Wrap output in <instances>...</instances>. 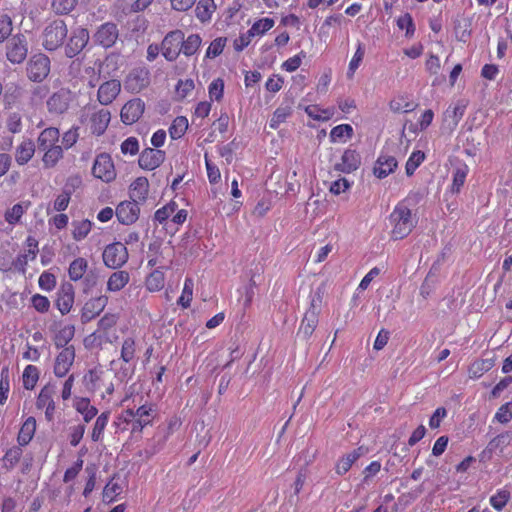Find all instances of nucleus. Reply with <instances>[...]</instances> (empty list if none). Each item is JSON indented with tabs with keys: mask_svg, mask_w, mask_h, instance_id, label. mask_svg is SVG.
Wrapping results in <instances>:
<instances>
[{
	"mask_svg": "<svg viewBox=\"0 0 512 512\" xmlns=\"http://www.w3.org/2000/svg\"><path fill=\"white\" fill-rule=\"evenodd\" d=\"M418 219L405 201L399 202L390 214L391 237L400 240L407 237L416 227Z\"/></svg>",
	"mask_w": 512,
	"mask_h": 512,
	"instance_id": "nucleus-1",
	"label": "nucleus"
},
{
	"mask_svg": "<svg viewBox=\"0 0 512 512\" xmlns=\"http://www.w3.org/2000/svg\"><path fill=\"white\" fill-rule=\"evenodd\" d=\"M110 119L111 115L108 110L96 109L91 106L84 107L79 116L80 122L87 125L91 133L97 136L102 135L106 131Z\"/></svg>",
	"mask_w": 512,
	"mask_h": 512,
	"instance_id": "nucleus-2",
	"label": "nucleus"
},
{
	"mask_svg": "<svg viewBox=\"0 0 512 512\" xmlns=\"http://www.w3.org/2000/svg\"><path fill=\"white\" fill-rule=\"evenodd\" d=\"M67 34L66 23L61 19L53 20L44 28L42 45L48 51H55L63 45Z\"/></svg>",
	"mask_w": 512,
	"mask_h": 512,
	"instance_id": "nucleus-3",
	"label": "nucleus"
},
{
	"mask_svg": "<svg viewBox=\"0 0 512 512\" xmlns=\"http://www.w3.org/2000/svg\"><path fill=\"white\" fill-rule=\"evenodd\" d=\"M50 72V59L43 53L33 55L27 63V76L33 82H42Z\"/></svg>",
	"mask_w": 512,
	"mask_h": 512,
	"instance_id": "nucleus-4",
	"label": "nucleus"
},
{
	"mask_svg": "<svg viewBox=\"0 0 512 512\" xmlns=\"http://www.w3.org/2000/svg\"><path fill=\"white\" fill-rule=\"evenodd\" d=\"M92 174L95 178L105 183H110L116 178V169L111 156L101 153L96 156L92 167Z\"/></svg>",
	"mask_w": 512,
	"mask_h": 512,
	"instance_id": "nucleus-5",
	"label": "nucleus"
},
{
	"mask_svg": "<svg viewBox=\"0 0 512 512\" xmlns=\"http://www.w3.org/2000/svg\"><path fill=\"white\" fill-rule=\"evenodd\" d=\"M104 264L112 269L122 267L128 260V251L121 242H114L105 247L103 254Z\"/></svg>",
	"mask_w": 512,
	"mask_h": 512,
	"instance_id": "nucleus-6",
	"label": "nucleus"
},
{
	"mask_svg": "<svg viewBox=\"0 0 512 512\" xmlns=\"http://www.w3.org/2000/svg\"><path fill=\"white\" fill-rule=\"evenodd\" d=\"M184 33L180 30H174L168 33L162 41V55L168 61H174L181 52V43L183 42Z\"/></svg>",
	"mask_w": 512,
	"mask_h": 512,
	"instance_id": "nucleus-7",
	"label": "nucleus"
},
{
	"mask_svg": "<svg viewBox=\"0 0 512 512\" xmlns=\"http://www.w3.org/2000/svg\"><path fill=\"white\" fill-rule=\"evenodd\" d=\"M89 38V32L86 28H75L72 31L71 36L65 46L66 56L73 58L74 56L78 55L87 45Z\"/></svg>",
	"mask_w": 512,
	"mask_h": 512,
	"instance_id": "nucleus-8",
	"label": "nucleus"
},
{
	"mask_svg": "<svg viewBox=\"0 0 512 512\" xmlns=\"http://www.w3.org/2000/svg\"><path fill=\"white\" fill-rule=\"evenodd\" d=\"M28 53V47L24 36L16 35L7 44L6 56L13 64L22 63Z\"/></svg>",
	"mask_w": 512,
	"mask_h": 512,
	"instance_id": "nucleus-9",
	"label": "nucleus"
},
{
	"mask_svg": "<svg viewBox=\"0 0 512 512\" xmlns=\"http://www.w3.org/2000/svg\"><path fill=\"white\" fill-rule=\"evenodd\" d=\"M149 71L144 68L132 70L125 80V88L133 93H139L149 85Z\"/></svg>",
	"mask_w": 512,
	"mask_h": 512,
	"instance_id": "nucleus-10",
	"label": "nucleus"
},
{
	"mask_svg": "<svg viewBox=\"0 0 512 512\" xmlns=\"http://www.w3.org/2000/svg\"><path fill=\"white\" fill-rule=\"evenodd\" d=\"M75 360V349L73 346L63 348L55 359L54 374L57 377H64L69 372Z\"/></svg>",
	"mask_w": 512,
	"mask_h": 512,
	"instance_id": "nucleus-11",
	"label": "nucleus"
},
{
	"mask_svg": "<svg viewBox=\"0 0 512 512\" xmlns=\"http://www.w3.org/2000/svg\"><path fill=\"white\" fill-rule=\"evenodd\" d=\"M108 297L100 295L89 299L83 306L81 311L82 322H89L97 317L107 306Z\"/></svg>",
	"mask_w": 512,
	"mask_h": 512,
	"instance_id": "nucleus-12",
	"label": "nucleus"
},
{
	"mask_svg": "<svg viewBox=\"0 0 512 512\" xmlns=\"http://www.w3.org/2000/svg\"><path fill=\"white\" fill-rule=\"evenodd\" d=\"M118 35L117 26L114 23L108 22L98 28L94 34V41L104 48H110L115 44Z\"/></svg>",
	"mask_w": 512,
	"mask_h": 512,
	"instance_id": "nucleus-13",
	"label": "nucleus"
},
{
	"mask_svg": "<svg viewBox=\"0 0 512 512\" xmlns=\"http://www.w3.org/2000/svg\"><path fill=\"white\" fill-rule=\"evenodd\" d=\"M139 206L134 201L121 202L115 211L118 221L124 225L133 224L139 217Z\"/></svg>",
	"mask_w": 512,
	"mask_h": 512,
	"instance_id": "nucleus-14",
	"label": "nucleus"
},
{
	"mask_svg": "<svg viewBox=\"0 0 512 512\" xmlns=\"http://www.w3.org/2000/svg\"><path fill=\"white\" fill-rule=\"evenodd\" d=\"M144 102L141 99H132L128 101L121 109V120L130 125L139 120L144 112Z\"/></svg>",
	"mask_w": 512,
	"mask_h": 512,
	"instance_id": "nucleus-15",
	"label": "nucleus"
},
{
	"mask_svg": "<svg viewBox=\"0 0 512 512\" xmlns=\"http://www.w3.org/2000/svg\"><path fill=\"white\" fill-rule=\"evenodd\" d=\"M165 159V152L159 149L147 148L140 154L139 165L145 170L152 171L159 167Z\"/></svg>",
	"mask_w": 512,
	"mask_h": 512,
	"instance_id": "nucleus-16",
	"label": "nucleus"
},
{
	"mask_svg": "<svg viewBox=\"0 0 512 512\" xmlns=\"http://www.w3.org/2000/svg\"><path fill=\"white\" fill-rule=\"evenodd\" d=\"M54 389L51 386H44L37 397L36 406L45 410V417L48 421L53 420L55 413V402L53 400Z\"/></svg>",
	"mask_w": 512,
	"mask_h": 512,
	"instance_id": "nucleus-17",
	"label": "nucleus"
},
{
	"mask_svg": "<svg viewBox=\"0 0 512 512\" xmlns=\"http://www.w3.org/2000/svg\"><path fill=\"white\" fill-rule=\"evenodd\" d=\"M74 288L72 284L65 283L62 284L56 299V307L60 311L62 315L68 314L74 304Z\"/></svg>",
	"mask_w": 512,
	"mask_h": 512,
	"instance_id": "nucleus-18",
	"label": "nucleus"
},
{
	"mask_svg": "<svg viewBox=\"0 0 512 512\" xmlns=\"http://www.w3.org/2000/svg\"><path fill=\"white\" fill-rule=\"evenodd\" d=\"M397 165L398 162L394 156L382 153L375 163L374 175L379 179H383L394 172Z\"/></svg>",
	"mask_w": 512,
	"mask_h": 512,
	"instance_id": "nucleus-19",
	"label": "nucleus"
},
{
	"mask_svg": "<svg viewBox=\"0 0 512 512\" xmlns=\"http://www.w3.org/2000/svg\"><path fill=\"white\" fill-rule=\"evenodd\" d=\"M121 90V83L118 80H109L100 85L98 89V100L102 105L113 102Z\"/></svg>",
	"mask_w": 512,
	"mask_h": 512,
	"instance_id": "nucleus-20",
	"label": "nucleus"
},
{
	"mask_svg": "<svg viewBox=\"0 0 512 512\" xmlns=\"http://www.w3.org/2000/svg\"><path fill=\"white\" fill-rule=\"evenodd\" d=\"M181 425V421L178 417H172L167 421V426L163 429V435L157 440V445H153L145 450V455L147 457H151L157 452H159L169 436L177 430Z\"/></svg>",
	"mask_w": 512,
	"mask_h": 512,
	"instance_id": "nucleus-21",
	"label": "nucleus"
},
{
	"mask_svg": "<svg viewBox=\"0 0 512 512\" xmlns=\"http://www.w3.org/2000/svg\"><path fill=\"white\" fill-rule=\"evenodd\" d=\"M366 452L367 450L364 447H358L357 449H354L353 451L342 456L335 465L336 473L338 475H344L347 473L352 465Z\"/></svg>",
	"mask_w": 512,
	"mask_h": 512,
	"instance_id": "nucleus-22",
	"label": "nucleus"
},
{
	"mask_svg": "<svg viewBox=\"0 0 512 512\" xmlns=\"http://www.w3.org/2000/svg\"><path fill=\"white\" fill-rule=\"evenodd\" d=\"M133 432H141L144 427L150 425L153 420V409L150 405H142L133 410Z\"/></svg>",
	"mask_w": 512,
	"mask_h": 512,
	"instance_id": "nucleus-23",
	"label": "nucleus"
},
{
	"mask_svg": "<svg viewBox=\"0 0 512 512\" xmlns=\"http://www.w3.org/2000/svg\"><path fill=\"white\" fill-rule=\"evenodd\" d=\"M360 165V156L355 150H345L335 168L344 173L355 171Z\"/></svg>",
	"mask_w": 512,
	"mask_h": 512,
	"instance_id": "nucleus-24",
	"label": "nucleus"
},
{
	"mask_svg": "<svg viewBox=\"0 0 512 512\" xmlns=\"http://www.w3.org/2000/svg\"><path fill=\"white\" fill-rule=\"evenodd\" d=\"M73 407L82 415L83 420L89 423L98 413V409L91 405L90 400L84 397H75Z\"/></svg>",
	"mask_w": 512,
	"mask_h": 512,
	"instance_id": "nucleus-25",
	"label": "nucleus"
},
{
	"mask_svg": "<svg viewBox=\"0 0 512 512\" xmlns=\"http://www.w3.org/2000/svg\"><path fill=\"white\" fill-rule=\"evenodd\" d=\"M69 107V95L64 92L54 93L47 100V108L50 113L63 114Z\"/></svg>",
	"mask_w": 512,
	"mask_h": 512,
	"instance_id": "nucleus-26",
	"label": "nucleus"
},
{
	"mask_svg": "<svg viewBox=\"0 0 512 512\" xmlns=\"http://www.w3.org/2000/svg\"><path fill=\"white\" fill-rule=\"evenodd\" d=\"M60 132L55 127L45 128L38 136V149L43 150L50 147L58 146Z\"/></svg>",
	"mask_w": 512,
	"mask_h": 512,
	"instance_id": "nucleus-27",
	"label": "nucleus"
},
{
	"mask_svg": "<svg viewBox=\"0 0 512 512\" xmlns=\"http://www.w3.org/2000/svg\"><path fill=\"white\" fill-rule=\"evenodd\" d=\"M35 153V144L31 139L23 140L16 148L15 160L18 165L28 163Z\"/></svg>",
	"mask_w": 512,
	"mask_h": 512,
	"instance_id": "nucleus-28",
	"label": "nucleus"
},
{
	"mask_svg": "<svg viewBox=\"0 0 512 512\" xmlns=\"http://www.w3.org/2000/svg\"><path fill=\"white\" fill-rule=\"evenodd\" d=\"M149 189L147 178L138 177L130 185V197L134 202L145 201Z\"/></svg>",
	"mask_w": 512,
	"mask_h": 512,
	"instance_id": "nucleus-29",
	"label": "nucleus"
},
{
	"mask_svg": "<svg viewBox=\"0 0 512 512\" xmlns=\"http://www.w3.org/2000/svg\"><path fill=\"white\" fill-rule=\"evenodd\" d=\"M36 431V419L28 417L22 424L17 436V442L20 446H26L32 440Z\"/></svg>",
	"mask_w": 512,
	"mask_h": 512,
	"instance_id": "nucleus-30",
	"label": "nucleus"
},
{
	"mask_svg": "<svg viewBox=\"0 0 512 512\" xmlns=\"http://www.w3.org/2000/svg\"><path fill=\"white\" fill-rule=\"evenodd\" d=\"M353 135L354 130L350 124H340L331 129L329 138L331 143H346Z\"/></svg>",
	"mask_w": 512,
	"mask_h": 512,
	"instance_id": "nucleus-31",
	"label": "nucleus"
},
{
	"mask_svg": "<svg viewBox=\"0 0 512 512\" xmlns=\"http://www.w3.org/2000/svg\"><path fill=\"white\" fill-rule=\"evenodd\" d=\"M75 327L72 324L60 325L54 335V343L56 347H68V343L73 339Z\"/></svg>",
	"mask_w": 512,
	"mask_h": 512,
	"instance_id": "nucleus-32",
	"label": "nucleus"
},
{
	"mask_svg": "<svg viewBox=\"0 0 512 512\" xmlns=\"http://www.w3.org/2000/svg\"><path fill=\"white\" fill-rule=\"evenodd\" d=\"M306 114L313 120L326 122L333 118L335 110L333 107L322 108L319 105H308L305 107Z\"/></svg>",
	"mask_w": 512,
	"mask_h": 512,
	"instance_id": "nucleus-33",
	"label": "nucleus"
},
{
	"mask_svg": "<svg viewBox=\"0 0 512 512\" xmlns=\"http://www.w3.org/2000/svg\"><path fill=\"white\" fill-rule=\"evenodd\" d=\"M130 280L129 273L124 270L113 272L107 281V290L110 292H118L122 290Z\"/></svg>",
	"mask_w": 512,
	"mask_h": 512,
	"instance_id": "nucleus-34",
	"label": "nucleus"
},
{
	"mask_svg": "<svg viewBox=\"0 0 512 512\" xmlns=\"http://www.w3.org/2000/svg\"><path fill=\"white\" fill-rule=\"evenodd\" d=\"M104 374L105 373L101 368L90 369L84 375L83 379L86 388L91 392H95L96 390L100 389L104 380Z\"/></svg>",
	"mask_w": 512,
	"mask_h": 512,
	"instance_id": "nucleus-35",
	"label": "nucleus"
},
{
	"mask_svg": "<svg viewBox=\"0 0 512 512\" xmlns=\"http://www.w3.org/2000/svg\"><path fill=\"white\" fill-rule=\"evenodd\" d=\"M30 206L29 202H22L13 205L5 212V220L9 225L15 226L21 222V218Z\"/></svg>",
	"mask_w": 512,
	"mask_h": 512,
	"instance_id": "nucleus-36",
	"label": "nucleus"
},
{
	"mask_svg": "<svg viewBox=\"0 0 512 512\" xmlns=\"http://www.w3.org/2000/svg\"><path fill=\"white\" fill-rule=\"evenodd\" d=\"M468 166L460 165L453 171L452 183L449 187L448 192L451 194H458L465 184L466 177L468 175Z\"/></svg>",
	"mask_w": 512,
	"mask_h": 512,
	"instance_id": "nucleus-37",
	"label": "nucleus"
},
{
	"mask_svg": "<svg viewBox=\"0 0 512 512\" xmlns=\"http://www.w3.org/2000/svg\"><path fill=\"white\" fill-rule=\"evenodd\" d=\"M165 285L164 272L157 268L153 270L145 279V287L149 292H158Z\"/></svg>",
	"mask_w": 512,
	"mask_h": 512,
	"instance_id": "nucleus-38",
	"label": "nucleus"
},
{
	"mask_svg": "<svg viewBox=\"0 0 512 512\" xmlns=\"http://www.w3.org/2000/svg\"><path fill=\"white\" fill-rule=\"evenodd\" d=\"M319 314L306 311L299 327V333L305 338H309L318 324Z\"/></svg>",
	"mask_w": 512,
	"mask_h": 512,
	"instance_id": "nucleus-39",
	"label": "nucleus"
},
{
	"mask_svg": "<svg viewBox=\"0 0 512 512\" xmlns=\"http://www.w3.org/2000/svg\"><path fill=\"white\" fill-rule=\"evenodd\" d=\"M41 151L44 153L42 162L46 168H52L56 166L57 163L63 158V148L61 145L46 148Z\"/></svg>",
	"mask_w": 512,
	"mask_h": 512,
	"instance_id": "nucleus-40",
	"label": "nucleus"
},
{
	"mask_svg": "<svg viewBox=\"0 0 512 512\" xmlns=\"http://www.w3.org/2000/svg\"><path fill=\"white\" fill-rule=\"evenodd\" d=\"M123 487L122 485L112 478L104 487L102 493V500L105 503H112L117 500V498L122 494Z\"/></svg>",
	"mask_w": 512,
	"mask_h": 512,
	"instance_id": "nucleus-41",
	"label": "nucleus"
},
{
	"mask_svg": "<svg viewBox=\"0 0 512 512\" xmlns=\"http://www.w3.org/2000/svg\"><path fill=\"white\" fill-rule=\"evenodd\" d=\"M216 10L214 0H199L195 9L196 16L201 22H207L211 19Z\"/></svg>",
	"mask_w": 512,
	"mask_h": 512,
	"instance_id": "nucleus-42",
	"label": "nucleus"
},
{
	"mask_svg": "<svg viewBox=\"0 0 512 512\" xmlns=\"http://www.w3.org/2000/svg\"><path fill=\"white\" fill-rule=\"evenodd\" d=\"M93 223L88 219L72 222V237L76 241L85 239L91 232Z\"/></svg>",
	"mask_w": 512,
	"mask_h": 512,
	"instance_id": "nucleus-43",
	"label": "nucleus"
},
{
	"mask_svg": "<svg viewBox=\"0 0 512 512\" xmlns=\"http://www.w3.org/2000/svg\"><path fill=\"white\" fill-rule=\"evenodd\" d=\"M494 366V361L492 359H479L474 361L469 367V377L473 379H478L484 373L488 372Z\"/></svg>",
	"mask_w": 512,
	"mask_h": 512,
	"instance_id": "nucleus-44",
	"label": "nucleus"
},
{
	"mask_svg": "<svg viewBox=\"0 0 512 512\" xmlns=\"http://www.w3.org/2000/svg\"><path fill=\"white\" fill-rule=\"evenodd\" d=\"M88 267V262L86 259L79 257L73 260L69 266L68 274L69 278L72 281L80 280L85 274Z\"/></svg>",
	"mask_w": 512,
	"mask_h": 512,
	"instance_id": "nucleus-45",
	"label": "nucleus"
},
{
	"mask_svg": "<svg viewBox=\"0 0 512 512\" xmlns=\"http://www.w3.org/2000/svg\"><path fill=\"white\" fill-rule=\"evenodd\" d=\"M39 369L34 365H27L24 368L23 374H22V381L23 386L27 390H32L36 386L38 380H39Z\"/></svg>",
	"mask_w": 512,
	"mask_h": 512,
	"instance_id": "nucleus-46",
	"label": "nucleus"
},
{
	"mask_svg": "<svg viewBox=\"0 0 512 512\" xmlns=\"http://www.w3.org/2000/svg\"><path fill=\"white\" fill-rule=\"evenodd\" d=\"M108 421H109V412H103L96 418V421H95L92 431H91V439L94 442H98V441L102 440L104 430L108 424Z\"/></svg>",
	"mask_w": 512,
	"mask_h": 512,
	"instance_id": "nucleus-47",
	"label": "nucleus"
},
{
	"mask_svg": "<svg viewBox=\"0 0 512 512\" xmlns=\"http://www.w3.org/2000/svg\"><path fill=\"white\" fill-rule=\"evenodd\" d=\"M326 291V285L325 283H321L317 288L313 290V292L310 295V305L307 311L309 312H315L317 314H320L321 306L323 302V296Z\"/></svg>",
	"mask_w": 512,
	"mask_h": 512,
	"instance_id": "nucleus-48",
	"label": "nucleus"
},
{
	"mask_svg": "<svg viewBox=\"0 0 512 512\" xmlns=\"http://www.w3.org/2000/svg\"><path fill=\"white\" fill-rule=\"evenodd\" d=\"M201 42V37L198 34H191L186 39L183 38L181 52L186 56H192L198 51Z\"/></svg>",
	"mask_w": 512,
	"mask_h": 512,
	"instance_id": "nucleus-49",
	"label": "nucleus"
},
{
	"mask_svg": "<svg viewBox=\"0 0 512 512\" xmlns=\"http://www.w3.org/2000/svg\"><path fill=\"white\" fill-rule=\"evenodd\" d=\"M188 129V119L184 116L176 117L169 127V134L172 139H180Z\"/></svg>",
	"mask_w": 512,
	"mask_h": 512,
	"instance_id": "nucleus-50",
	"label": "nucleus"
},
{
	"mask_svg": "<svg viewBox=\"0 0 512 512\" xmlns=\"http://www.w3.org/2000/svg\"><path fill=\"white\" fill-rule=\"evenodd\" d=\"M275 22L272 18H261L257 21H255L251 28L249 29L250 35H253L254 37L262 36L267 31L273 28Z\"/></svg>",
	"mask_w": 512,
	"mask_h": 512,
	"instance_id": "nucleus-51",
	"label": "nucleus"
},
{
	"mask_svg": "<svg viewBox=\"0 0 512 512\" xmlns=\"http://www.w3.org/2000/svg\"><path fill=\"white\" fill-rule=\"evenodd\" d=\"M133 409H126L121 412L114 421V425L116 426L117 431H126L129 426H131V430L133 431Z\"/></svg>",
	"mask_w": 512,
	"mask_h": 512,
	"instance_id": "nucleus-52",
	"label": "nucleus"
},
{
	"mask_svg": "<svg viewBox=\"0 0 512 512\" xmlns=\"http://www.w3.org/2000/svg\"><path fill=\"white\" fill-rule=\"evenodd\" d=\"M194 282L191 278H186L182 293L178 299V304L186 309L190 306L193 298Z\"/></svg>",
	"mask_w": 512,
	"mask_h": 512,
	"instance_id": "nucleus-53",
	"label": "nucleus"
},
{
	"mask_svg": "<svg viewBox=\"0 0 512 512\" xmlns=\"http://www.w3.org/2000/svg\"><path fill=\"white\" fill-rule=\"evenodd\" d=\"M365 50L362 43L357 44L356 51L354 55L352 56L347 70V77L352 78L356 72V70L359 68L363 58H364Z\"/></svg>",
	"mask_w": 512,
	"mask_h": 512,
	"instance_id": "nucleus-54",
	"label": "nucleus"
},
{
	"mask_svg": "<svg viewBox=\"0 0 512 512\" xmlns=\"http://www.w3.org/2000/svg\"><path fill=\"white\" fill-rule=\"evenodd\" d=\"M425 160V154L420 151H414L408 158L405 166L406 174L408 176H412L416 169L421 165V163Z\"/></svg>",
	"mask_w": 512,
	"mask_h": 512,
	"instance_id": "nucleus-55",
	"label": "nucleus"
},
{
	"mask_svg": "<svg viewBox=\"0 0 512 512\" xmlns=\"http://www.w3.org/2000/svg\"><path fill=\"white\" fill-rule=\"evenodd\" d=\"M135 353V340L131 337L125 338L121 347V359L126 363H130L135 358Z\"/></svg>",
	"mask_w": 512,
	"mask_h": 512,
	"instance_id": "nucleus-56",
	"label": "nucleus"
},
{
	"mask_svg": "<svg viewBox=\"0 0 512 512\" xmlns=\"http://www.w3.org/2000/svg\"><path fill=\"white\" fill-rule=\"evenodd\" d=\"M290 114L291 108L288 106L277 108L270 119L269 126L272 129H277L280 126V124L286 121Z\"/></svg>",
	"mask_w": 512,
	"mask_h": 512,
	"instance_id": "nucleus-57",
	"label": "nucleus"
},
{
	"mask_svg": "<svg viewBox=\"0 0 512 512\" xmlns=\"http://www.w3.org/2000/svg\"><path fill=\"white\" fill-rule=\"evenodd\" d=\"M177 210V204L175 202H170L162 208L158 209L155 212L154 218L159 224H163L168 219H172V215Z\"/></svg>",
	"mask_w": 512,
	"mask_h": 512,
	"instance_id": "nucleus-58",
	"label": "nucleus"
},
{
	"mask_svg": "<svg viewBox=\"0 0 512 512\" xmlns=\"http://www.w3.org/2000/svg\"><path fill=\"white\" fill-rule=\"evenodd\" d=\"M78 0H52L53 11L60 15L70 13L76 6Z\"/></svg>",
	"mask_w": 512,
	"mask_h": 512,
	"instance_id": "nucleus-59",
	"label": "nucleus"
},
{
	"mask_svg": "<svg viewBox=\"0 0 512 512\" xmlns=\"http://www.w3.org/2000/svg\"><path fill=\"white\" fill-rule=\"evenodd\" d=\"M208 93L212 101H221L224 94V81L221 78L214 79L208 87Z\"/></svg>",
	"mask_w": 512,
	"mask_h": 512,
	"instance_id": "nucleus-60",
	"label": "nucleus"
},
{
	"mask_svg": "<svg viewBox=\"0 0 512 512\" xmlns=\"http://www.w3.org/2000/svg\"><path fill=\"white\" fill-rule=\"evenodd\" d=\"M195 88L194 81L192 79L179 80L176 85V96L182 100L189 96Z\"/></svg>",
	"mask_w": 512,
	"mask_h": 512,
	"instance_id": "nucleus-61",
	"label": "nucleus"
},
{
	"mask_svg": "<svg viewBox=\"0 0 512 512\" xmlns=\"http://www.w3.org/2000/svg\"><path fill=\"white\" fill-rule=\"evenodd\" d=\"M510 499V493L506 490H499L496 494L490 497L491 506L501 511Z\"/></svg>",
	"mask_w": 512,
	"mask_h": 512,
	"instance_id": "nucleus-62",
	"label": "nucleus"
},
{
	"mask_svg": "<svg viewBox=\"0 0 512 512\" xmlns=\"http://www.w3.org/2000/svg\"><path fill=\"white\" fill-rule=\"evenodd\" d=\"M226 45V38L219 37L214 39L206 50V58H215L219 56Z\"/></svg>",
	"mask_w": 512,
	"mask_h": 512,
	"instance_id": "nucleus-63",
	"label": "nucleus"
},
{
	"mask_svg": "<svg viewBox=\"0 0 512 512\" xmlns=\"http://www.w3.org/2000/svg\"><path fill=\"white\" fill-rule=\"evenodd\" d=\"M512 419V402H507L501 405L495 413L494 420L499 423L505 424Z\"/></svg>",
	"mask_w": 512,
	"mask_h": 512,
	"instance_id": "nucleus-64",
	"label": "nucleus"
}]
</instances>
